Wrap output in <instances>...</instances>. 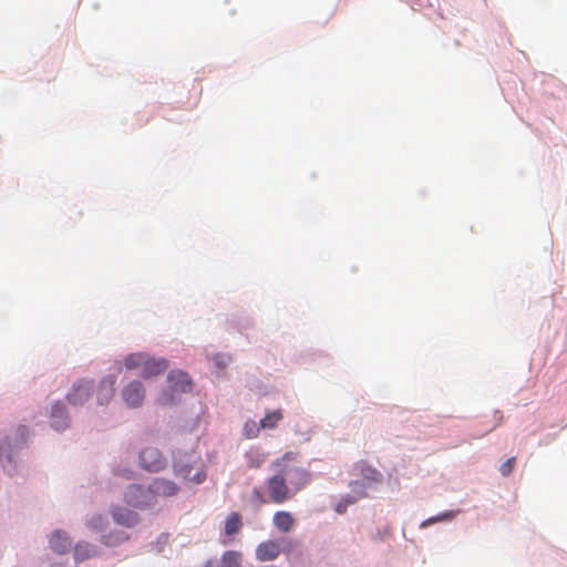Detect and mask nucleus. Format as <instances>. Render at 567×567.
<instances>
[{"label": "nucleus", "instance_id": "f257e3e1", "mask_svg": "<svg viewBox=\"0 0 567 567\" xmlns=\"http://www.w3.org/2000/svg\"><path fill=\"white\" fill-rule=\"evenodd\" d=\"M298 453L287 452L271 463L276 474L267 480L269 498L275 504L292 499L311 481L310 473L298 465Z\"/></svg>", "mask_w": 567, "mask_h": 567}, {"label": "nucleus", "instance_id": "f03ea898", "mask_svg": "<svg viewBox=\"0 0 567 567\" xmlns=\"http://www.w3.org/2000/svg\"><path fill=\"white\" fill-rule=\"evenodd\" d=\"M174 470L177 476L195 484H199L206 478L200 458L195 455H185L175 461Z\"/></svg>", "mask_w": 567, "mask_h": 567}, {"label": "nucleus", "instance_id": "7ed1b4c3", "mask_svg": "<svg viewBox=\"0 0 567 567\" xmlns=\"http://www.w3.org/2000/svg\"><path fill=\"white\" fill-rule=\"evenodd\" d=\"M168 381V390L169 392H164L158 398V403L161 405H171L174 403V394L175 393H186L192 390V381L187 373L179 371V370H173L169 372L167 377Z\"/></svg>", "mask_w": 567, "mask_h": 567}, {"label": "nucleus", "instance_id": "20e7f679", "mask_svg": "<svg viewBox=\"0 0 567 567\" xmlns=\"http://www.w3.org/2000/svg\"><path fill=\"white\" fill-rule=\"evenodd\" d=\"M140 463L146 471L158 472L165 468L166 458L157 449L146 447L140 454Z\"/></svg>", "mask_w": 567, "mask_h": 567}, {"label": "nucleus", "instance_id": "39448f33", "mask_svg": "<svg viewBox=\"0 0 567 567\" xmlns=\"http://www.w3.org/2000/svg\"><path fill=\"white\" fill-rule=\"evenodd\" d=\"M122 399L128 408H138L145 399V388L140 381H132L122 389Z\"/></svg>", "mask_w": 567, "mask_h": 567}, {"label": "nucleus", "instance_id": "423d86ee", "mask_svg": "<svg viewBox=\"0 0 567 567\" xmlns=\"http://www.w3.org/2000/svg\"><path fill=\"white\" fill-rule=\"evenodd\" d=\"M92 392V383L90 381H79L72 386L66 399L72 405H82L85 403Z\"/></svg>", "mask_w": 567, "mask_h": 567}, {"label": "nucleus", "instance_id": "0eeeda50", "mask_svg": "<svg viewBox=\"0 0 567 567\" xmlns=\"http://www.w3.org/2000/svg\"><path fill=\"white\" fill-rule=\"evenodd\" d=\"M256 559L259 561L275 560L281 553L280 545L276 540H265L256 547Z\"/></svg>", "mask_w": 567, "mask_h": 567}, {"label": "nucleus", "instance_id": "6e6552de", "mask_svg": "<svg viewBox=\"0 0 567 567\" xmlns=\"http://www.w3.org/2000/svg\"><path fill=\"white\" fill-rule=\"evenodd\" d=\"M49 544L53 551L62 555L69 551L72 540L66 532L58 529L51 534Z\"/></svg>", "mask_w": 567, "mask_h": 567}, {"label": "nucleus", "instance_id": "1a4fd4ad", "mask_svg": "<svg viewBox=\"0 0 567 567\" xmlns=\"http://www.w3.org/2000/svg\"><path fill=\"white\" fill-rule=\"evenodd\" d=\"M124 501L133 507H142L146 505L147 492L142 486L132 484L124 494Z\"/></svg>", "mask_w": 567, "mask_h": 567}, {"label": "nucleus", "instance_id": "9d476101", "mask_svg": "<svg viewBox=\"0 0 567 567\" xmlns=\"http://www.w3.org/2000/svg\"><path fill=\"white\" fill-rule=\"evenodd\" d=\"M116 377L113 374L102 379L97 390V401L101 405L107 404L114 395Z\"/></svg>", "mask_w": 567, "mask_h": 567}, {"label": "nucleus", "instance_id": "9b49d317", "mask_svg": "<svg viewBox=\"0 0 567 567\" xmlns=\"http://www.w3.org/2000/svg\"><path fill=\"white\" fill-rule=\"evenodd\" d=\"M168 368L167 361L161 358H153L147 354L143 367L142 377L147 379L163 373Z\"/></svg>", "mask_w": 567, "mask_h": 567}, {"label": "nucleus", "instance_id": "f8f14e48", "mask_svg": "<svg viewBox=\"0 0 567 567\" xmlns=\"http://www.w3.org/2000/svg\"><path fill=\"white\" fill-rule=\"evenodd\" d=\"M112 517L116 524L128 528L134 527L138 523V515L135 512L123 507L113 508Z\"/></svg>", "mask_w": 567, "mask_h": 567}, {"label": "nucleus", "instance_id": "ddd939ff", "mask_svg": "<svg viewBox=\"0 0 567 567\" xmlns=\"http://www.w3.org/2000/svg\"><path fill=\"white\" fill-rule=\"evenodd\" d=\"M51 425L55 430H64L69 426V417L66 414L65 406L58 402L52 406L51 410Z\"/></svg>", "mask_w": 567, "mask_h": 567}, {"label": "nucleus", "instance_id": "4468645a", "mask_svg": "<svg viewBox=\"0 0 567 567\" xmlns=\"http://www.w3.org/2000/svg\"><path fill=\"white\" fill-rule=\"evenodd\" d=\"M150 489L152 493L159 496H173L177 493V485L168 480L156 478L152 482Z\"/></svg>", "mask_w": 567, "mask_h": 567}, {"label": "nucleus", "instance_id": "2eb2a0df", "mask_svg": "<svg viewBox=\"0 0 567 567\" xmlns=\"http://www.w3.org/2000/svg\"><path fill=\"white\" fill-rule=\"evenodd\" d=\"M274 525L277 529L288 533L295 525V518L289 512L279 511L274 515Z\"/></svg>", "mask_w": 567, "mask_h": 567}, {"label": "nucleus", "instance_id": "dca6fc26", "mask_svg": "<svg viewBox=\"0 0 567 567\" xmlns=\"http://www.w3.org/2000/svg\"><path fill=\"white\" fill-rule=\"evenodd\" d=\"M96 548L85 542L78 543L73 548V557L76 561H83L96 556Z\"/></svg>", "mask_w": 567, "mask_h": 567}, {"label": "nucleus", "instance_id": "f3484780", "mask_svg": "<svg viewBox=\"0 0 567 567\" xmlns=\"http://www.w3.org/2000/svg\"><path fill=\"white\" fill-rule=\"evenodd\" d=\"M241 527H243L241 516L238 513L233 512L226 518V522H225V535L226 536H234L237 533H239Z\"/></svg>", "mask_w": 567, "mask_h": 567}, {"label": "nucleus", "instance_id": "a211bd4d", "mask_svg": "<svg viewBox=\"0 0 567 567\" xmlns=\"http://www.w3.org/2000/svg\"><path fill=\"white\" fill-rule=\"evenodd\" d=\"M266 456L259 449H250L245 455L247 466L249 468H259L266 461Z\"/></svg>", "mask_w": 567, "mask_h": 567}, {"label": "nucleus", "instance_id": "6ab92c4d", "mask_svg": "<svg viewBox=\"0 0 567 567\" xmlns=\"http://www.w3.org/2000/svg\"><path fill=\"white\" fill-rule=\"evenodd\" d=\"M243 555L237 550H227L221 555L220 567H240Z\"/></svg>", "mask_w": 567, "mask_h": 567}, {"label": "nucleus", "instance_id": "aec40b11", "mask_svg": "<svg viewBox=\"0 0 567 567\" xmlns=\"http://www.w3.org/2000/svg\"><path fill=\"white\" fill-rule=\"evenodd\" d=\"M284 415L280 410L268 412L264 419L260 420V426L264 430H272L282 420Z\"/></svg>", "mask_w": 567, "mask_h": 567}, {"label": "nucleus", "instance_id": "412c9836", "mask_svg": "<svg viewBox=\"0 0 567 567\" xmlns=\"http://www.w3.org/2000/svg\"><path fill=\"white\" fill-rule=\"evenodd\" d=\"M147 354L146 353H131L124 359V365L126 369L132 370L136 368H142L145 364Z\"/></svg>", "mask_w": 567, "mask_h": 567}, {"label": "nucleus", "instance_id": "4be33fe9", "mask_svg": "<svg viewBox=\"0 0 567 567\" xmlns=\"http://www.w3.org/2000/svg\"><path fill=\"white\" fill-rule=\"evenodd\" d=\"M351 487H352V491L355 493V495H346L341 499L348 506L351 504H354L358 499L363 498L368 495L362 483L355 482L351 485Z\"/></svg>", "mask_w": 567, "mask_h": 567}, {"label": "nucleus", "instance_id": "5701e85b", "mask_svg": "<svg viewBox=\"0 0 567 567\" xmlns=\"http://www.w3.org/2000/svg\"><path fill=\"white\" fill-rule=\"evenodd\" d=\"M261 429L262 427L260 426V422L256 423L254 420L247 421L244 425L245 436L248 439L256 437L258 436Z\"/></svg>", "mask_w": 567, "mask_h": 567}, {"label": "nucleus", "instance_id": "b1692460", "mask_svg": "<svg viewBox=\"0 0 567 567\" xmlns=\"http://www.w3.org/2000/svg\"><path fill=\"white\" fill-rule=\"evenodd\" d=\"M29 437V429L25 425H20L16 431V437L13 441L14 447H21Z\"/></svg>", "mask_w": 567, "mask_h": 567}, {"label": "nucleus", "instance_id": "393cba45", "mask_svg": "<svg viewBox=\"0 0 567 567\" xmlns=\"http://www.w3.org/2000/svg\"><path fill=\"white\" fill-rule=\"evenodd\" d=\"M106 518L103 517L100 514L93 515L91 518L87 519V527H90L93 530H102L106 526Z\"/></svg>", "mask_w": 567, "mask_h": 567}, {"label": "nucleus", "instance_id": "a878e982", "mask_svg": "<svg viewBox=\"0 0 567 567\" xmlns=\"http://www.w3.org/2000/svg\"><path fill=\"white\" fill-rule=\"evenodd\" d=\"M455 516V512L453 511H447V512H444L437 516H434V517H431L426 520H424L422 524H421V527H425V526H429L430 524H433V523H436V522H441V520H445V519H452L454 518Z\"/></svg>", "mask_w": 567, "mask_h": 567}, {"label": "nucleus", "instance_id": "bb28decb", "mask_svg": "<svg viewBox=\"0 0 567 567\" xmlns=\"http://www.w3.org/2000/svg\"><path fill=\"white\" fill-rule=\"evenodd\" d=\"M128 539V536L125 533H117L115 535H109L104 539V544L106 546H114L118 543H122L124 540Z\"/></svg>", "mask_w": 567, "mask_h": 567}, {"label": "nucleus", "instance_id": "cd10ccee", "mask_svg": "<svg viewBox=\"0 0 567 567\" xmlns=\"http://www.w3.org/2000/svg\"><path fill=\"white\" fill-rule=\"evenodd\" d=\"M515 464H516V458L515 457H509L508 460H506L501 466H499V472L503 476H508L514 467H515Z\"/></svg>", "mask_w": 567, "mask_h": 567}, {"label": "nucleus", "instance_id": "c85d7f7f", "mask_svg": "<svg viewBox=\"0 0 567 567\" xmlns=\"http://www.w3.org/2000/svg\"><path fill=\"white\" fill-rule=\"evenodd\" d=\"M298 546V542L293 539H287L284 540V547L281 548V551L285 554H290L296 547Z\"/></svg>", "mask_w": 567, "mask_h": 567}, {"label": "nucleus", "instance_id": "c756f323", "mask_svg": "<svg viewBox=\"0 0 567 567\" xmlns=\"http://www.w3.org/2000/svg\"><path fill=\"white\" fill-rule=\"evenodd\" d=\"M347 508H348V505L344 502H342V501L337 503L336 506H334L336 512L339 513V514L346 513Z\"/></svg>", "mask_w": 567, "mask_h": 567}, {"label": "nucleus", "instance_id": "7c9ffc66", "mask_svg": "<svg viewBox=\"0 0 567 567\" xmlns=\"http://www.w3.org/2000/svg\"><path fill=\"white\" fill-rule=\"evenodd\" d=\"M254 495H255L256 497H258V498L260 499V502H264V499H262V495H261V493L259 492V489L255 488V489H254Z\"/></svg>", "mask_w": 567, "mask_h": 567}, {"label": "nucleus", "instance_id": "2f4dec72", "mask_svg": "<svg viewBox=\"0 0 567 567\" xmlns=\"http://www.w3.org/2000/svg\"><path fill=\"white\" fill-rule=\"evenodd\" d=\"M381 476V474L377 471H372V480L374 481H379V477Z\"/></svg>", "mask_w": 567, "mask_h": 567}, {"label": "nucleus", "instance_id": "473e14b6", "mask_svg": "<svg viewBox=\"0 0 567 567\" xmlns=\"http://www.w3.org/2000/svg\"><path fill=\"white\" fill-rule=\"evenodd\" d=\"M205 567H214V561H210V560H209V561H207V563H206V565H205Z\"/></svg>", "mask_w": 567, "mask_h": 567}, {"label": "nucleus", "instance_id": "72a5a7b5", "mask_svg": "<svg viewBox=\"0 0 567 567\" xmlns=\"http://www.w3.org/2000/svg\"><path fill=\"white\" fill-rule=\"evenodd\" d=\"M127 478H131V472H127V475H125Z\"/></svg>", "mask_w": 567, "mask_h": 567}, {"label": "nucleus", "instance_id": "f704fd0d", "mask_svg": "<svg viewBox=\"0 0 567 567\" xmlns=\"http://www.w3.org/2000/svg\"><path fill=\"white\" fill-rule=\"evenodd\" d=\"M6 450V447L3 445L0 446V452Z\"/></svg>", "mask_w": 567, "mask_h": 567}]
</instances>
